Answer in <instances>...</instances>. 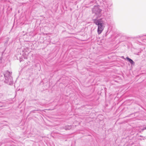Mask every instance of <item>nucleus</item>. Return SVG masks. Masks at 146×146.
Segmentation results:
<instances>
[{
    "mask_svg": "<svg viewBox=\"0 0 146 146\" xmlns=\"http://www.w3.org/2000/svg\"><path fill=\"white\" fill-rule=\"evenodd\" d=\"M2 58H0V63L2 62Z\"/></svg>",
    "mask_w": 146,
    "mask_h": 146,
    "instance_id": "7",
    "label": "nucleus"
},
{
    "mask_svg": "<svg viewBox=\"0 0 146 146\" xmlns=\"http://www.w3.org/2000/svg\"><path fill=\"white\" fill-rule=\"evenodd\" d=\"M64 128L66 130H70L71 129V127L70 126L67 125L65 126Z\"/></svg>",
    "mask_w": 146,
    "mask_h": 146,
    "instance_id": "6",
    "label": "nucleus"
},
{
    "mask_svg": "<svg viewBox=\"0 0 146 146\" xmlns=\"http://www.w3.org/2000/svg\"><path fill=\"white\" fill-rule=\"evenodd\" d=\"M145 129H146V126L145 127V128L142 129L143 130H144Z\"/></svg>",
    "mask_w": 146,
    "mask_h": 146,
    "instance_id": "8",
    "label": "nucleus"
},
{
    "mask_svg": "<svg viewBox=\"0 0 146 146\" xmlns=\"http://www.w3.org/2000/svg\"><path fill=\"white\" fill-rule=\"evenodd\" d=\"M92 11L94 14V16L96 17V18L93 19L92 21L93 23L98 26L97 32L98 34L100 35L103 31L107 21L105 17L98 19L102 15V10L99 6H94L92 9Z\"/></svg>",
    "mask_w": 146,
    "mask_h": 146,
    "instance_id": "1",
    "label": "nucleus"
},
{
    "mask_svg": "<svg viewBox=\"0 0 146 146\" xmlns=\"http://www.w3.org/2000/svg\"><path fill=\"white\" fill-rule=\"evenodd\" d=\"M2 107V106H0V107Z\"/></svg>",
    "mask_w": 146,
    "mask_h": 146,
    "instance_id": "10",
    "label": "nucleus"
},
{
    "mask_svg": "<svg viewBox=\"0 0 146 146\" xmlns=\"http://www.w3.org/2000/svg\"><path fill=\"white\" fill-rule=\"evenodd\" d=\"M126 59L131 64H134L135 63L130 58H129L128 57H127L126 58Z\"/></svg>",
    "mask_w": 146,
    "mask_h": 146,
    "instance_id": "4",
    "label": "nucleus"
},
{
    "mask_svg": "<svg viewBox=\"0 0 146 146\" xmlns=\"http://www.w3.org/2000/svg\"><path fill=\"white\" fill-rule=\"evenodd\" d=\"M137 55H139V52L138 53H137Z\"/></svg>",
    "mask_w": 146,
    "mask_h": 146,
    "instance_id": "9",
    "label": "nucleus"
},
{
    "mask_svg": "<svg viewBox=\"0 0 146 146\" xmlns=\"http://www.w3.org/2000/svg\"><path fill=\"white\" fill-rule=\"evenodd\" d=\"M104 4H105L108 9H111L112 5V3L111 1H108L104 2Z\"/></svg>",
    "mask_w": 146,
    "mask_h": 146,
    "instance_id": "3",
    "label": "nucleus"
},
{
    "mask_svg": "<svg viewBox=\"0 0 146 146\" xmlns=\"http://www.w3.org/2000/svg\"><path fill=\"white\" fill-rule=\"evenodd\" d=\"M12 72H11L8 71H7L5 72L4 76L5 78V80L4 82L9 85L13 84V78L11 76Z\"/></svg>",
    "mask_w": 146,
    "mask_h": 146,
    "instance_id": "2",
    "label": "nucleus"
},
{
    "mask_svg": "<svg viewBox=\"0 0 146 146\" xmlns=\"http://www.w3.org/2000/svg\"><path fill=\"white\" fill-rule=\"evenodd\" d=\"M144 36H146V34H142L140 35H138L136 36L134 38H139L142 37H143Z\"/></svg>",
    "mask_w": 146,
    "mask_h": 146,
    "instance_id": "5",
    "label": "nucleus"
}]
</instances>
